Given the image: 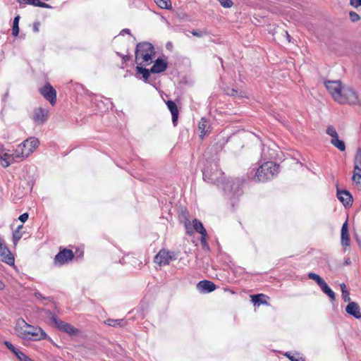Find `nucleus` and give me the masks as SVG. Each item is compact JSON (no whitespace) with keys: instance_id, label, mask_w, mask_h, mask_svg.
Returning a JSON list of instances; mask_svg holds the SVG:
<instances>
[{"instance_id":"1","label":"nucleus","mask_w":361,"mask_h":361,"mask_svg":"<svg viewBox=\"0 0 361 361\" xmlns=\"http://www.w3.org/2000/svg\"><path fill=\"white\" fill-rule=\"evenodd\" d=\"M275 151L263 145L262 149V159L264 161L257 168L254 178L258 182H265L273 179L279 173V166L274 161H268L274 158Z\"/></svg>"},{"instance_id":"2","label":"nucleus","mask_w":361,"mask_h":361,"mask_svg":"<svg viewBox=\"0 0 361 361\" xmlns=\"http://www.w3.org/2000/svg\"><path fill=\"white\" fill-rule=\"evenodd\" d=\"M16 331L18 336L23 339L39 341L45 339L47 336L40 327L30 325L23 319L18 320Z\"/></svg>"},{"instance_id":"3","label":"nucleus","mask_w":361,"mask_h":361,"mask_svg":"<svg viewBox=\"0 0 361 361\" xmlns=\"http://www.w3.org/2000/svg\"><path fill=\"white\" fill-rule=\"evenodd\" d=\"M39 145V140L31 137L18 145L15 149L16 157L24 159L28 157Z\"/></svg>"},{"instance_id":"4","label":"nucleus","mask_w":361,"mask_h":361,"mask_svg":"<svg viewBox=\"0 0 361 361\" xmlns=\"http://www.w3.org/2000/svg\"><path fill=\"white\" fill-rule=\"evenodd\" d=\"M338 103L341 104H348L350 105L359 104L361 106V102L359 100L357 92L348 86H344L341 99H339Z\"/></svg>"},{"instance_id":"5","label":"nucleus","mask_w":361,"mask_h":361,"mask_svg":"<svg viewBox=\"0 0 361 361\" xmlns=\"http://www.w3.org/2000/svg\"><path fill=\"white\" fill-rule=\"evenodd\" d=\"M222 184L223 189L229 198H235L241 195V183L239 179L228 180L225 183L222 182Z\"/></svg>"},{"instance_id":"6","label":"nucleus","mask_w":361,"mask_h":361,"mask_svg":"<svg viewBox=\"0 0 361 361\" xmlns=\"http://www.w3.org/2000/svg\"><path fill=\"white\" fill-rule=\"evenodd\" d=\"M203 179L204 181L209 183H221V176L223 173L219 170L216 164L214 167L211 166L210 168L205 167L202 170Z\"/></svg>"},{"instance_id":"7","label":"nucleus","mask_w":361,"mask_h":361,"mask_svg":"<svg viewBox=\"0 0 361 361\" xmlns=\"http://www.w3.org/2000/svg\"><path fill=\"white\" fill-rule=\"evenodd\" d=\"M324 85L332 96L333 99L336 102H338L344 87V86L342 85L341 82L340 80H328L324 82Z\"/></svg>"},{"instance_id":"8","label":"nucleus","mask_w":361,"mask_h":361,"mask_svg":"<svg viewBox=\"0 0 361 361\" xmlns=\"http://www.w3.org/2000/svg\"><path fill=\"white\" fill-rule=\"evenodd\" d=\"M74 257V254L71 250L64 248L55 255L54 264L55 266H62L71 262Z\"/></svg>"},{"instance_id":"9","label":"nucleus","mask_w":361,"mask_h":361,"mask_svg":"<svg viewBox=\"0 0 361 361\" xmlns=\"http://www.w3.org/2000/svg\"><path fill=\"white\" fill-rule=\"evenodd\" d=\"M352 180L357 185L361 184V147L357 149L354 157V171Z\"/></svg>"},{"instance_id":"10","label":"nucleus","mask_w":361,"mask_h":361,"mask_svg":"<svg viewBox=\"0 0 361 361\" xmlns=\"http://www.w3.org/2000/svg\"><path fill=\"white\" fill-rule=\"evenodd\" d=\"M326 133L331 137V144L336 147L338 150L343 152L345 150V142L339 140L338 133L336 132L335 128L332 126H329L327 127L326 130Z\"/></svg>"},{"instance_id":"11","label":"nucleus","mask_w":361,"mask_h":361,"mask_svg":"<svg viewBox=\"0 0 361 361\" xmlns=\"http://www.w3.org/2000/svg\"><path fill=\"white\" fill-rule=\"evenodd\" d=\"M173 259H175L174 253L166 250H161L154 257V262L159 266L167 265Z\"/></svg>"},{"instance_id":"12","label":"nucleus","mask_w":361,"mask_h":361,"mask_svg":"<svg viewBox=\"0 0 361 361\" xmlns=\"http://www.w3.org/2000/svg\"><path fill=\"white\" fill-rule=\"evenodd\" d=\"M155 53L154 46L147 42L138 43L135 49V60L138 63L140 60V56L146 53Z\"/></svg>"},{"instance_id":"13","label":"nucleus","mask_w":361,"mask_h":361,"mask_svg":"<svg viewBox=\"0 0 361 361\" xmlns=\"http://www.w3.org/2000/svg\"><path fill=\"white\" fill-rule=\"evenodd\" d=\"M0 261L8 265L14 264V257L6 246L4 240L0 243Z\"/></svg>"},{"instance_id":"14","label":"nucleus","mask_w":361,"mask_h":361,"mask_svg":"<svg viewBox=\"0 0 361 361\" xmlns=\"http://www.w3.org/2000/svg\"><path fill=\"white\" fill-rule=\"evenodd\" d=\"M39 92L51 105L55 104L56 102V91L50 84L48 83L40 88Z\"/></svg>"},{"instance_id":"15","label":"nucleus","mask_w":361,"mask_h":361,"mask_svg":"<svg viewBox=\"0 0 361 361\" xmlns=\"http://www.w3.org/2000/svg\"><path fill=\"white\" fill-rule=\"evenodd\" d=\"M50 319L55 326L61 331H63L70 335H74L77 332V329L71 324L58 319L54 315H52Z\"/></svg>"},{"instance_id":"16","label":"nucleus","mask_w":361,"mask_h":361,"mask_svg":"<svg viewBox=\"0 0 361 361\" xmlns=\"http://www.w3.org/2000/svg\"><path fill=\"white\" fill-rule=\"evenodd\" d=\"M18 159L15 155V150L12 154L9 152V150L6 149H0V160L1 164L4 168H6L9 166L12 163H13L16 159Z\"/></svg>"},{"instance_id":"17","label":"nucleus","mask_w":361,"mask_h":361,"mask_svg":"<svg viewBox=\"0 0 361 361\" xmlns=\"http://www.w3.org/2000/svg\"><path fill=\"white\" fill-rule=\"evenodd\" d=\"M49 116V111L41 107L37 108L33 111L32 120L36 124H43Z\"/></svg>"},{"instance_id":"18","label":"nucleus","mask_w":361,"mask_h":361,"mask_svg":"<svg viewBox=\"0 0 361 361\" xmlns=\"http://www.w3.org/2000/svg\"><path fill=\"white\" fill-rule=\"evenodd\" d=\"M337 197L345 207L352 205L353 199L351 194L348 190H340L337 188Z\"/></svg>"},{"instance_id":"19","label":"nucleus","mask_w":361,"mask_h":361,"mask_svg":"<svg viewBox=\"0 0 361 361\" xmlns=\"http://www.w3.org/2000/svg\"><path fill=\"white\" fill-rule=\"evenodd\" d=\"M168 68V62L163 58H158L155 60L154 65L150 68L152 73H160L165 71Z\"/></svg>"},{"instance_id":"20","label":"nucleus","mask_w":361,"mask_h":361,"mask_svg":"<svg viewBox=\"0 0 361 361\" xmlns=\"http://www.w3.org/2000/svg\"><path fill=\"white\" fill-rule=\"evenodd\" d=\"M197 288L200 292L211 293L216 289V285L210 281L203 280L197 283Z\"/></svg>"},{"instance_id":"21","label":"nucleus","mask_w":361,"mask_h":361,"mask_svg":"<svg viewBox=\"0 0 361 361\" xmlns=\"http://www.w3.org/2000/svg\"><path fill=\"white\" fill-rule=\"evenodd\" d=\"M345 311L350 315L353 316L356 319L361 318V312L359 305L355 302H350L345 307Z\"/></svg>"},{"instance_id":"22","label":"nucleus","mask_w":361,"mask_h":361,"mask_svg":"<svg viewBox=\"0 0 361 361\" xmlns=\"http://www.w3.org/2000/svg\"><path fill=\"white\" fill-rule=\"evenodd\" d=\"M168 109H169L172 116V123L174 126L177 125L178 118V109L176 104L172 100H168L166 102Z\"/></svg>"},{"instance_id":"23","label":"nucleus","mask_w":361,"mask_h":361,"mask_svg":"<svg viewBox=\"0 0 361 361\" xmlns=\"http://www.w3.org/2000/svg\"><path fill=\"white\" fill-rule=\"evenodd\" d=\"M341 244L348 246L350 244V237L348 230V224L345 222L341 228Z\"/></svg>"},{"instance_id":"24","label":"nucleus","mask_w":361,"mask_h":361,"mask_svg":"<svg viewBox=\"0 0 361 361\" xmlns=\"http://www.w3.org/2000/svg\"><path fill=\"white\" fill-rule=\"evenodd\" d=\"M20 4H30L41 8H51V6L39 0H17Z\"/></svg>"},{"instance_id":"25","label":"nucleus","mask_w":361,"mask_h":361,"mask_svg":"<svg viewBox=\"0 0 361 361\" xmlns=\"http://www.w3.org/2000/svg\"><path fill=\"white\" fill-rule=\"evenodd\" d=\"M198 128L200 130V137L202 138L209 133V126L206 118H202L201 121L199 122Z\"/></svg>"},{"instance_id":"26","label":"nucleus","mask_w":361,"mask_h":361,"mask_svg":"<svg viewBox=\"0 0 361 361\" xmlns=\"http://www.w3.org/2000/svg\"><path fill=\"white\" fill-rule=\"evenodd\" d=\"M155 53H146L145 54H142V56H140V60L137 63L138 65L140 66H147L152 63V56L154 55Z\"/></svg>"},{"instance_id":"27","label":"nucleus","mask_w":361,"mask_h":361,"mask_svg":"<svg viewBox=\"0 0 361 361\" xmlns=\"http://www.w3.org/2000/svg\"><path fill=\"white\" fill-rule=\"evenodd\" d=\"M322 290L326 294L331 300H334L336 295L334 292L329 288L328 284L324 281L320 285H319Z\"/></svg>"},{"instance_id":"28","label":"nucleus","mask_w":361,"mask_h":361,"mask_svg":"<svg viewBox=\"0 0 361 361\" xmlns=\"http://www.w3.org/2000/svg\"><path fill=\"white\" fill-rule=\"evenodd\" d=\"M136 71L137 73H140L142 75V78L145 82H147L149 78V74L152 73L150 71V69H147L145 68H143L140 65H137L136 66Z\"/></svg>"},{"instance_id":"29","label":"nucleus","mask_w":361,"mask_h":361,"mask_svg":"<svg viewBox=\"0 0 361 361\" xmlns=\"http://www.w3.org/2000/svg\"><path fill=\"white\" fill-rule=\"evenodd\" d=\"M192 227L194 230H195L197 233H199L201 235H204V233H207L202 222L197 219H195L192 221Z\"/></svg>"},{"instance_id":"30","label":"nucleus","mask_w":361,"mask_h":361,"mask_svg":"<svg viewBox=\"0 0 361 361\" xmlns=\"http://www.w3.org/2000/svg\"><path fill=\"white\" fill-rule=\"evenodd\" d=\"M104 323L111 326H123L125 325L124 319H108Z\"/></svg>"},{"instance_id":"31","label":"nucleus","mask_w":361,"mask_h":361,"mask_svg":"<svg viewBox=\"0 0 361 361\" xmlns=\"http://www.w3.org/2000/svg\"><path fill=\"white\" fill-rule=\"evenodd\" d=\"M285 356L291 361H305V359L298 353L286 352Z\"/></svg>"},{"instance_id":"32","label":"nucleus","mask_w":361,"mask_h":361,"mask_svg":"<svg viewBox=\"0 0 361 361\" xmlns=\"http://www.w3.org/2000/svg\"><path fill=\"white\" fill-rule=\"evenodd\" d=\"M156 4L161 8L169 9L171 8L170 0H154Z\"/></svg>"},{"instance_id":"33","label":"nucleus","mask_w":361,"mask_h":361,"mask_svg":"<svg viewBox=\"0 0 361 361\" xmlns=\"http://www.w3.org/2000/svg\"><path fill=\"white\" fill-rule=\"evenodd\" d=\"M19 20H20V16H17L14 18L13 22V27H12V35L13 36H17L19 33Z\"/></svg>"},{"instance_id":"34","label":"nucleus","mask_w":361,"mask_h":361,"mask_svg":"<svg viewBox=\"0 0 361 361\" xmlns=\"http://www.w3.org/2000/svg\"><path fill=\"white\" fill-rule=\"evenodd\" d=\"M265 298V295L264 294H257L252 295V301L255 304L261 305L266 303V301L264 300V298Z\"/></svg>"},{"instance_id":"35","label":"nucleus","mask_w":361,"mask_h":361,"mask_svg":"<svg viewBox=\"0 0 361 361\" xmlns=\"http://www.w3.org/2000/svg\"><path fill=\"white\" fill-rule=\"evenodd\" d=\"M307 276L310 279L314 280L318 284V286L324 281L320 276L315 273L310 272L307 274Z\"/></svg>"},{"instance_id":"36","label":"nucleus","mask_w":361,"mask_h":361,"mask_svg":"<svg viewBox=\"0 0 361 361\" xmlns=\"http://www.w3.org/2000/svg\"><path fill=\"white\" fill-rule=\"evenodd\" d=\"M23 237V231L15 230L13 232V243L14 245H16L18 243V241L22 238Z\"/></svg>"},{"instance_id":"37","label":"nucleus","mask_w":361,"mask_h":361,"mask_svg":"<svg viewBox=\"0 0 361 361\" xmlns=\"http://www.w3.org/2000/svg\"><path fill=\"white\" fill-rule=\"evenodd\" d=\"M15 355L19 359L20 361H31V359L23 352H21L19 349L15 353Z\"/></svg>"},{"instance_id":"38","label":"nucleus","mask_w":361,"mask_h":361,"mask_svg":"<svg viewBox=\"0 0 361 361\" xmlns=\"http://www.w3.org/2000/svg\"><path fill=\"white\" fill-rule=\"evenodd\" d=\"M224 8H231L233 3L231 0H218Z\"/></svg>"},{"instance_id":"39","label":"nucleus","mask_w":361,"mask_h":361,"mask_svg":"<svg viewBox=\"0 0 361 361\" xmlns=\"http://www.w3.org/2000/svg\"><path fill=\"white\" fill-rule=\"evenodd\" d=\"M350 19L352 22L355 23L360 20V16L355 11H350L349 13Z\"/></svg>"},{"instance_id":"40","label":"nucleus","mask_w":361,"mask_h":361,"mask_svg":"<svg viewBox=\"0 0 361 361\" xmlns=\"http://www.w3.org/2000/svg\"><path fill=\"white\" fill-rule=\"evenodd\" d=\"M4 344L13 353V354L15 355V353L18 351V348H15L13 344L9 342V341H4Z\"/></svg>"},{"instance_id":"41","label":"nucleus","mask_w":361,"mask_h":361,"mask_svg":"<svg viewBox=\"0 0 361 361\" xmlns=\"http://www.w3.org/2000/svg\"><path fill=\"white\" fill-rule=\"evenodd\" d=\"M350 4L355 8H357L361 6V0H350Z\"/></svg>"},{"instance_id":"42","label":"nucleus","mask_w":361,"mask_h":361,"mask_svg":"<svg viewBox=\"0 0 361 361\" xmlns=\"http://www.w3.org/2000/svg\"><path fill=\"white\" fill-rule=\"evenodd\" d=\"M207 235V233H204V235H201V244L202 245V246L204 247H208V244L206 240Z\"/></svg>"},{"instance_id":"43","label":"nucleus","mask_w":361,"mask_h":361,"mask_svg":"<svg viewBox=\"0 0 361 361\" xmlns=\"http://www.w3.org/2000/svg\"><path fill=\"white\" fill-rule=\"evenodd\" d=\"M28 219V214L27 213H24L21 215H20L18 219L22 222V223H24Z\"/></svg>"},{"instance_id":"44","label":"nucleus","mask_w":361,"mask_h":361,"mask_svg":"<svg viewBox=\"0 0 361 361\" xmlns=\"http://www.w3.org/2000/svg\"><path fill=\"white\" fill-rule=\"evenodd\" d=\"M116 54L122 58L123 62H126L130 59V56L128 55H122L119 52H116Z\"/></svg>"},{"instance_id":"45","label":"nucleus","mask_w":361,"mask_h":361,"mask_svg":"<svg viewBox=\"0 0 361 361\" xmlns=\"http://www.w3.org/2000/svg\"><path fill=\"white\" fill-rule=\"evenodd\" d=\"M350 293L348 291H347V293H345V294L344 293H342V296H343V298L345 302H347V301H349L350 300Z\"/></svg>"},{"instance_id":"46","label":"nucleus","mask_w":361,"mask_h":361,"mask_svg":"<svg viewBox=\"0 0 361 361\" xmlns=\"http://www.w3.org/2000/svg\"><path fill=\"white\" fill-rule=\"evenodd\" d=\"M191 33L192 35L198 37H200L203 35V32L201 31L198 32V31L193 30L191 32Z\"/></svg>"},{"instance_id":"47","label":"nucleus","mask_w":361,"mask_h":361,"mask_svg":"<svg viewBox=\"0 0 361 361\" xmlns=\"http://www.w3.org/2000/svg\"><path fill=\"white\" fill-rule=\"evenodd\" d=\"M238 91L235 89H231V90H228L227 94L228 95H231V96H235L236 94H237Z\"/></svg>"},{"instance_id":"48","label":"nucleus","mask_w":361,"mask_h":361,"mask_svg":"<svg viewBox=\"0 0 361 361\" xmlns=\"http://www.w3.org/2000/svg\"><path fill=\"white\" fill-rule=\"evenodd\" d=\"M341 286V291H342V293H347V289H346V286L345 285V283H342L340 285Z\"/></svg>"},{"instance_id":"49","label":"nucleus","mask_w":361,"mask_h":361,"mask_svg":"<svg viewBox=\"0 0 361 361\" xmlns=\"http://www.w3.org/2000/svg\"><path fill=\"white\" fill-rule=\"evenodd\" d=\"M35 296L37 298H39V299H44V298L42 296V295L39 293V292H35L34 293Z\"/></svg>"},{"instance_id":"50","label":"nucleus","mask_w":361,"mask_h":361,"mask_svg":"<svg viewBox=\"0 0 361 361\" xmlns=\"http://www.w3.org/2000/svg\"><path fill=\"white\" fill-rule=\"evenodd\" d=\"M124 33L130 34V30L127 28L122 30L121 34L123 35Z\"/></svg>"},{"instance_id":"51","label":"nucleus","mask_w":361,"mask_h":361,"mask_svg":"<svg viewBox=\"0 0 361 361\" xmlns=\"http://www.w3.org/2000/svg\"><path fill=\"white\" fill-rule=\"evenodd\" d=\"M33 30L34 32H38L39 31V28H38V23H35L33 26Z\"/></svg>"},{"instance_id":"52","label":"nucleus","mask_w":361,"mask_h":361,"mask_svg":"<svg viewBox=\"0 0 361 361\" xmlns=\"http://www.w3.org/2000/svg\"><path fill=\"white\" fill-rule=\"evenodd\" d=\"M23 228V225L20 224V225L18 226V227H17V228L16 230H18V231H22Z\"/></svg>"},{"instance_id":"53","label":"nucleus","mask_w":361,"mask_h":361,"mask_svg":"<svg viewBox=\"0 0 361 361\" xmlns=\"http://www.w3.org/2000/svg\"><path fill=\"white\" fill-rule=\"evenodd\" d=\"M4 287H5L4 283L1 281H0V290H3L4 288Z\"/></svg>"},{"instance_id":"54","label":"nucleus","mask_w":361,"mask_h":361,"mask_svg":"<svg viewBox=\"0 0 361 361\" xmlns=\"http://www.w3.org/2000/svg\"><path fill=\"white\" fill-rule=\"evenodd\" d=\"M166 48H167V49H171V48H172V44H171V42H168V43L166 44Z\"/></svg>"},{"instance_id":"55","label":"nucleus","mask_w":361,"mask_h":361,"mask_svg":"<svg viewBox=\"0 0 361 361\" xmlns=\"http://www.w3.org/2000/svg\"><path fill=\"white\" fill-rule=\"evenodd\" d=\"M351 263L350 259H347L345 261V264L346 265H348Z\"/></svg>"},{"instance_id":"56","label":"nucleus","mask_w":361,"mask_h":361,"mask_svg":"<svg viewBox=\"0 0 361 361\" xmlns=\"http://www.w3.org/2000/svg\"><path fill=\"white\" fill-rule=\"evenodd\" d=\"M8 95V92H6V93L4 94L3 99H4V100H5V99L7 98Z\"/></svg>"},{"instance_id":"57","label":"nucleus","mask_w":361,"mask_h":361,"mask_svg":"<svg viewBox=\"0 0 361 361\" xmlns=\"http://www.w3.org/2000/svg\"><path fill=\"white\" fill-rule=\"evenodd\" d=\"M4 240L2 238L0 237V243Z\"/></svg>"},{"instance_id":"58","label":"nucleus","mask_w":361,"mask_h":361,"mask_svg":"<svg viewBox=\"0 0 361 361\" xmlns=\"http://www.w3.org/2000/svg\"><path fill=\"white\" fill-rule=\"evenodd\" d=\"M123 261H124V259H123L122 261L121 260L120 263H125V262H123Z\"/></svg>"},{"instance_id":"59","label":"nucleus","mask_w":361,"mask_h":361,"mask_svg":"<svg viewBox=\"0 0 361 361\" xmlns=\"http://www.w3.org/2000/svg\"><path fill=\"white\" fill-rule=\"evenodd\" d=\"M286 35H287L288 38H289V37H290V36H289V35L288 34V32H286Z\"/></svg>"},{"instance_id":"60","label":"nucleus","mask_w":361,"mask_h":361,"mask_svg":"<svg viewBox=\"0 0 361 361\" xmlns=\"http://www.w3.org/2000/svg\"><path fill=\"white\" fill-rule=\"evenodd\" d=\"M31 361H33V360L31 359Z\"/></svg>"}]
</instances>
